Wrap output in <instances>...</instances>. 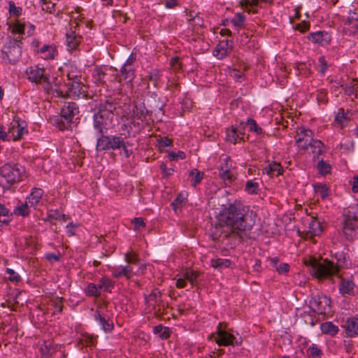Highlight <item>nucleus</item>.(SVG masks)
Here are the masks:
<instances>
[{
	"instance_id": "22",
	"label": "nucleus",
	"mask_w": 358,
	"mask_h": 358,
	"mask_svg": "<svg viewBox=\"0 0 358 358\" xmlns=\"http://www.w3.org/2000/svg\"><path fill=\"white\" fill-rule=\"evenodd\" d=\"M43 190L41 188L32 189L29 196L27 197V202L30 207L35 208L43 199Z\"/></svg>"
},
{
	"instance_id": "59",
	"label": "nucleus",
	"mask_w": 358,
	"mask_h": 358,
	"mask_svg": "<svg viewBox=\"0 0 358 358\" xmlns=\"http://www.w3.org/2000/svg\"><path fill=\"white\" fill-rule=\"evenodd\" d=\"M41 351L44 355H50L55 351V350L51 346L50 343H48L47 342H45L41 346Z\"/></svg>"
},
{
	"instance_id": "42",
	"label": "nucleus",
	"mask_w": 358,
	"mask_h": 358,
	"mask_svg": "<svg viewBox=\"0 0 358 358\" xmlns=\"http://www.w3.org/2000/svg\"><path fill=\"white\" fill-rule=\"evenodd\" d=\"M348 119V113H345L343 108L339 109L338 113L335 117V121L338 122L341 127H344L346 124Z\"/></svg>"
},
{
	"instance_id": "48",
	"label": "nucleus",
	"mask_w": 358,
	"mask_h": 358,
	"mask_svg": "<svg viewBox=\"0 0 358 358\" xmlns=\"http://www.w3.org/2000/svg\"><path fill=\"white\" fill-rule=\"evenodd\" d=\"M189 176L192 177V184L194 187H196L203 179V173L199 171L196 169L192 170L189 173Z\"/></svg>"
},
{
	"instance_id": "15",
	"label": "nucleus",
	"mask_w": 358,
	"mask_h": 358,
	"mask_svg": "<svg viewBox=\"0 0 358 358\" xmlns=\"http://www.w3.org/2000/svg\"><path fill=\"white\" fill-rule=\"evenodd\" d=\"M313 138V133L311 130L301 127L298 129L296 136V145L301 149L306 150L308 148V143L310 138Z\"/></svg>"
},
{
	"instance_id": "58",
	"label": "nucleus",
	"mask_w": 358,
	"mask_h": 358,
	"mask_svg": "<svg viewBox=\"0 0 358 358\" xmlns=\"http://www.w3.org/2000/svg\"><path fill=\"white\" fill-rule=\"evenodd\" d=\"M327 93L325 90H322L317 93V100L319 103H327Z\"/></svg>"
},
{
	"instance_id": "63",
	"label": "nucleus",
	"mask_w": 358,
	"mask_h": 358,
	"mask_svg": "<svg viewBox=\"0 0 358 358\" xmlns=\"http://www.w3.org/2000/svg\"><path fill=\"white\" fill-rule=\"evenodd\" d=\"M295 29L303 33L309 29V24L306 21H302L296 25Z\"/></svg>"
},
{
	"instance_id": "51",
	"label": "nucleus",
	"mask_w": 358,
	"mask_h": 358,
	"mask_svg": "<svg viewBox=\"0 0 358 358\" xmlns=\"http://www.w3.org/2000/svg\"><path fill=\"white\" fill-rule=\"evenodd\" d=\"M245 124L249 127L250 131L255 132L257 134H261L262 133V129L257 125L255 120L251 118L248 119Z\"/></svg>"
},
{
	"instance_id": "20",
	"label": "nucleus",
	"mask_w": 358,
	"mask_h": 358,
	"mask_svg": "<svg viewBox=\"0 0 358 358\" xmlns=\"http://www.w3.org/2000/svg\"><path fill=\"white\" fill-rule=\"evenodd\" d=\"M308 39L315 43L320 44L321 45H325L330 42L331 36L327 32L317 31L310 34Z\"/></svg>"
},
{
	"instance_id": "13",
	"label": "nucleus",
	"mask_w": 358,
	"mask_h": 358,
	"mask_svg": "<svg viewBox=\"0 0 358 358\" xmlns=\"http://www.w3.org/2000/svg\"><path fill=\"white\" fill-rule=\"evenodd\" d=\"M145 300L148 306L157 314H159L161 309L164 307L161 292L158 289H154L149 295H145Z\"/></svg>"
},
{
	"instance_id": "34",
	"label": "nucleus",
	"mask_w": 358,
	"mask_h": 358,
	"mask_svg": "<svg viewBox=\"0 0 358 358\" xmlns=\"http://www.w3.org/2000/svg\"><path fill=\"white\" fill-rule=\"evenodd\" d=\"M231 261L228 259H212L210 261V264L213 267L219 269L220 271L223 268H229L231 266Z\"/></svg>"
},
{
	"instance_id": "2",
	"label": "nucleus",
	"mask_w": 358,
	"mask_h": 358,
	"mask_svg": "<svg viewBox=\"0 0 358 358\" xmlns=\"http://www.w3.org/2000/svg\"><path fill=\"white\" fill-rule=\"evenodd\" d=\"M334 258L336 262L327 259L322 260L310 259L308 264L306 263V264L310 266V272L313 276L318 279H324L337 273L345 265L346 259L343 252H336Z\"/></svg>"
},
{
	"instance_id": "54",
	"label": "nucleus",
	"mask_w": 358,
	"mask_h": 358,
	"mask_svg": "<svg viewBox=\"0 0 358 358\" xmlns=\"http://www.w3.org/2000/svg\"><path fill=\"white\" fill-rule=\"evenodd\" d=\"M317 68L318 71L321 74L324 75L328 68V65L327 64L324 57L322 56L319 57Z\"/></svg>"
},
{
	"instance_id": "6",
	"label": "nucleus",
	"mask_w": 358,
	"mask_h": 358,
	"mask_svg": "<svg viewBox=\"0 0 358 358\" xmlns=\"http://www.w3.org/2000/svg\"><path fill=\"white\" fill-rule=\"evenodd\" d=\"M25 173V169L19 164H6L0 168L1 179L7 183L6 187H10L20 180Z\"/></svg>"
},
{
	"instance_id": "46",
	"label": "nucleus",
	"mask_w": 358,
	"mask_h": 358,
	"mask_svg": "<svg viewBox=\"0 0 358 358\" xmlns=\"http://www.w3.org/2000/svg\"><path fill=\"white\" fill-rule=\"evenodd\" d=\"M235 173L232 169L219 171V177L225 182H231L235 178Z\"/></svg>"
},
{
	"instance_id": "10",
	"label": "nucleus",
	"mask_w": 358,
	"mask_h": 358,
	"mask_svg": "<svg viewBox=\"0 0 358 358\" xmlns=\"http://www.w3.org/2000/svg\"><path fill=\"white\" fill-rule=\"evenodd\" d=\"M79 109L75 102H66L62 108L60 122L58 127L61 130L68 129L74 117L78 115Z\"/></svg>"
},
{
	"instance_id": "52",
	"label": "nucleus",
	"mask_w": 358,
	"mask_h": 358,
	"mask_svg": "<svg viewBox=\"0 0 358 358\" xmlns=\"http://www.w3.org/2000/svg\"><path fill=\"white\" fill-rule=\"evenodd\" d=\"M6 273L8 275V279L12 282L17 283L21 280V276L12 268H6Z\"/></svg>"
},
{
	"instance_id": "56",
	"label": "nucleus",
	"mask_w": 358,
	"mask_h": 358,
	"mask_svg": "<svg viewBox=\"0 0 358 358\" xmlns=\"http://www.w3.org/2000/svg\"><path fill=\"white\" fill-rule=\"evenodd\" d=\"M232 169V162L231 159L229 157H226L223 159V162L220 165V167L219 169L220 171L223 170H230Z\"/></svg>"
},
{
	"instance_id": "28",
	"label": "nucleus",
	"mask_w": 358,
	"mask_h": 358,
	"mask_svg": "<svg viewBox=\"0 0 358 358\" xmlns=\"http://www.w3.org/2000/svg\"><path fill=\"white\" fill-rule=\"evenodd\" d=\"M313 187L315 194L322 200H324L329 197L330 190L327 185L322 183H316Z\"/></svg>"
},
{
	"instance_id": "62",
	"label": "nucleus",
	"mask_w": 358,
	"mask_h": 358,
	"mask_svg": "<svg viewBox=\"0 0 358 358\" xmlns=\"http://www.w3.org/2000/svg\"><path fill=\"white\" fill-rule=\"evenodd\" d=\"M172 144V141L171 139L167 137H163L158 139V145L159 148H166L169 147Z\"/></svg>"
},
{
	"instance_id": "33",
	"label": "nucleus",
	"mask_w": 358,
	"mask_h": 358,
	"mask_svg": "<svg viewBox=\"0 0 358 358\" xmlns=\"http://www.w3.org/2000/svg\"><path fill=\"white\" fill-rule=\"evenodd\" d=\"M186 281H189L192 287L196 285L199 273L191 269H186L181 274Z\"/></svg>"
},
{
	"instance_id": "57",
	"label": "nucleus",
	"mask_w": 358,
	"mask_h": 358,
	"mask_svg": "<svg viewBox=\"0 0 358 358\" xmlns=\"http://www.w3.org/2000/svg\"><path fill=\"white\" fill-rule=\"evenodd\" d=\"M125 261L128 264H136L138 262V256L133 253L132 252H129L125 254Z\"/></svg>"
},
{
	"instance_id": "41",
	"label": "nucleus",
	"mask_w": 358,
	"mask_h": 358,
	"mask_svg": "<svg viewBox=\"0 0 358 358\" xmlns=\"http://www.w3.org/2000/svg\"><path fill=\"white\" fill-rule=\"evenodd\" d=\"M317 170L321 175H327L331 171V166L329 163L323 159L319 160L317 165Z\"/></svg>"
},
{
	"instance_id": "55",
	"label": "nucleus",
	"mask_w": 358,
	"mask_h": 358,
	"mask_svg": "<svg viewBox=\"0 0 358 358\" xmlns=\"http://www.w3.org/2000/svg\"><path fill=\"white\" fill-rule=\"evenodd\" d=\"M185 157L186 155L182 151H178V152H171L168 154V158L170 161H175L178 159H183Z\"/></svg>"
},
{
	"instance_id": "38",
	"label": "nucleus",
	"mask_w": 358,
	"mask_h": 358,
	"mask_svg": "<svg viewBox=\"0 0 358 358\" xmlns=\"http://www.w3.org/2000/svg\"><path fill=\"white\" fill-rule=\"evenodd\" d=\"M345 29L349 31L350 34H355L358 33V22L353 17L348 18L345 22Z\"/></svg>"
},
{
	"instance_id": "44",
	"label": "nucleus",
	"mask_w": 358,
	"mask_h": 358,
	"mask_svg": "<svg viewBox=\"0 0 358 358\" xmlns=\"http://www.w3.org/2000/svg\"><path fill=\"white\" fill-rule=\"evenodd\" d=\"M259 186V182L249 180L246 182L245 191L250 194H257Z\"/></svg>"
},
{
	"instance_id": "35",
	"label": "nucleus",
	"mask_w": 358,
	"mask_h": 358,
	"mask_svg": "<svg viewBox=\"0 0 358 358\" xmlns=\"http://www.w3.org/2000/svg\"><path fill=\"white\" fill-rule=\"evenodd\" d=\"M320 329L323 334H329L330 336H334L338 331V327L331 322L322 323Z\"/></svg>"
},
{
	"instance_id": "9",
	"label": "nucleus",
	"mask_w": 358,
	"mask_h": 358,
	"mask_svg": "<svg viewBox=\"0 0 358 358\" xmlns=\"http://www.w3.org/2000/svg\"><path fill=\"white\" fill-rule=\"evenodd\" d=\"M222 324L219 323L214 335L215 341L219 346H235L241 344V338H238L234 335L231 330H227L222 328Z\"/></svg>"
},
{
	"instance_id": "21",
	"label": "nucleus",
	"mask_w": 358,
	"mask_h": 358,
	"mask_svg": "<svg viewBox=\"0 0 358 358\" xmlns=\"http://www.w3.org/2000/svg\"><path fill=\"white\" fill-rule=\"evenodd\" d=\"M37 53L44 59H52L55 57L57 49L54 45L45 44L37 50Z\"/></svg>"
},
{
	"instance_id": "4",
	"label": "nucleus",
	"mask_w": 358,
	"mask_h": 358,
	"mask_svg": "<svg viewBox=\"0 0 358 358\" xmlns=\"http://www.w3.org/2000/svg\"><path fill=\"white\" fill-rule=\"evenodd\" d=\"M45 71L44 68H41L38 66H31L27 69L26 74L28 80L31 82L36 84H43L48 93L55 91L58 95L63 96L64 92L58 85V83H55V85L57 88L54 89L49 80V78H48L45 73Z\"/></svg>"
},
{
	"instance_id": "16",
	"label": "nucleus",
	"mask_w": 358,
	"mask_h": 358,
	"mask_svg": "<svg viewBox=\"0 0 358 358\" xmlns=\"http://www.w3.org/2000/svg\"><path fill=\"white\" fill-rule=\"evenodd\" d=\"M232 42L224 40L220 42L213 50V55L219 59H222L232 51Z\"/></svg>"
},
{
	"instance_id": "3",
	"label": "nucleus",
	"mask_w": 358,
	"mask_h": 358,
	"mask_svg": "<svg viewBox=\"0 0 358 358\" xmlns=\"http://www.w3.org/2000/svg\"><path fill=\"white\" fill-rule=\"evenodd\" d=\"M115 109V104L109 101L101 103L94 108L93 128L98 134L107 133L108 130L114 127Z\"/></svg>"
},
{
	"instance_id": "8",
	"label": "nucleus",
	"mask_w": 358,
	"mask_h": 358,
	"mask_svg": "<svg viewBox=\"0 0 358 358\" xmlns=\"http://www.w3.org/2000/svg\"><path fill=\"white\" fill-rule=\"evenodd\" d=\"M106 133L99 134L96 139V149L97 151L115 150L123 146V138L116 135H106Z\"/></svg>"
},
{
	"instance_id": "49",
	"label": "nucleus",
	"mask_w": 358,
	"mask_h": 358,
	"mask_svg": "<svg viewBox=\"0 0 358 358\" xmlns=\"http://www.w3.org/2000/svg\"><path fill=\"white\" fill-rule=\"evenodd\" d=\"M99 291L103 289L105 291H107L109 287H113V283L111 280H110L108 277L103 276L99 280V284L97 285Z\"/></svg>"
},
{
	"instance_id": "18",
	"label": "nucleus",
	"mask_w": 358,
	"mask_h": 358,
	"mask_svg": "<svg viewBox=\"0 0 358 358\" xmlns=\"http://www.w3.org/2000/svg\"><path fill=\"white\" fill-rule=\"evenodd\" d=\"M35 27L30 23H22L20 21H17L12 27V31L15 34H24L30 36L34 34Z\"/></svg>"
},
{
	"instance_id": "40",
	"label": "nucleus",
	"mask_w": 358,
	"mask_h": 358,
	"mask_svg": "<svg viewBox=\"0 0 358 358\" xmlns=\"http://www.w3.org/2000/svg\"><path fill=\"white\" fill-rule=\"evenodd\" d=\"M226 139L234 144H236L242 137H239V134L236 128L228 129L227 130Z\"/></svg>"
},
{
	"instance_id": "60",
	"label": "nucleus",
	"mask_w": 358,
	"mask_h": 358,
	"mask_svg": "<svg viewBox=\"0 0 358 358\" xmlns=\"http://www.w3.org/2000/svg\"><path fill=\"white\" fill-rule=\"evenodd\" d=\"M308 352L313 357L320 356L322 355L321 350L318 348L316 344H312L308 348Z\"/></svg>"
},
{
	"instance_id": "23",
	"label": "nucleus",
	"mask_w": 358,
	"mask_h": 358,
	"mask_svg": "<svg viewBox=\"0 0 358 358\" xmlns=\"http://www.w3.org/2000/svg\"><path fill=\"white\" fill-rule=\"evenodd\" d=\"M331 300L326 296H319L317 300L315 301V310L318 313H326L330 308Z\"/></svg>"
},
{
	"instance_id": "12",
	"label": "nucleus",
	"mask_w": 358,
	"mask_h": 358,
	"mask_svg": "<svg viewBox=\"0 0 358 358\" xmlns=\"http://www.w3.org/2000/svg\"><path fill=\"white\" fill-rule=\"evenodd\" d=\"M28 132L27 124L24 121L18 119H14L8 127V135L10 140L18 141L21 139L24 134Z\"/></svg>"
},
{
	"instance_id": "32",
	"label": "nucleus",
	"mask_w": 358,
	"mask_h": 358,
	"mask_svg": "<svg viewBox=\"0 0 358 358\" xmlns=\"http://www.w3.org/2000/svg\"><path fill=\"white\" fill-rule=\"evenodd\" d=\"M95 320L99 322V324L101 326L103 330L106 332L110 331L113 329V325L112 323L109 322V320H106L100 313L99 311H96L94 315Z\"/></svg>"
},
{
	"instance_id": "1",
	"label": "nucleus",
	"mask_w": 358,
	"mask_h": 358,
	"mask_svg": "<svg viewBox=\"0 0 358 358\" xmlns=\"http://www.w3.org/2000/svg\"><path fill=\"white\" fill-rule=\"evenodd\" d=\"M255 213L239 201L229 203L217 216V223L211 230L214 241L233 248L241 242L243 234L252 229Z\"/></svg>"
},
{
	"instance_id": "27",
	"label": "nucleus",
	"mask_w": 358,
	"mask_h": 358,
	"mask_svg": "<svg viewBox=\"0 0 358 358\" xmlns=\"http://www.w3.org/2000/svg\"><path fill=\"white\" fill-rule=\"evenodd\" d=\"M66 45L69 50L76 49L80 42V36L76 34L74 31L66 33Z\"/></svg>"
},
{
	"instance_id": "36",
	"label": "nucleus",
	"mask_w": 358,
	"mask_h": 358,
	"mask_svg": "<svg viewBox=\"0 0 358 358\" xmlns=\"http://www.w3.org/2000/svg\"><path fill=\"white\" fill-rule=\"evenodd\" d=\"M13 214L3 204L0 203V223L8 224L12 220Z\"/></svg>"
},
{
	"instance_id": "25",
	"label": "nucleus",
	"mask_w": 358,
	"mask_h": 358,
	"mask_svg": "<svg viewBox=\"0 0 358 358\" xmlns=\"http://www.w3.org/2000/svg\"><path fill=\"white\" fill-rule=\"evenodd\" d=\"M132 268L130 266H119L113 268V275L115 278H120L124 276L127 278H131Z\"/></svg>"
},
{
	"instance_id": "53",
	"label": "nucleus",
	"mask_w": 358,
	"mask_h": 358,
	"mask_svg": "<svg viewBox=\"0 0 358 358\" xmlns=\"http://www.w3.org/2000/svg\"><path fill=\"white\" fill-rule=\"evenodd\" d=\"M61 217H64V214L61 213L58 210H49L48 212V220H60Z\"/></svg>"
},
{
	"instance_id": "24",
	"label": "nucleus",
	"mask_w": 358,
	"mask_h": 358,
	"mask_svg": "<svg viewBox=\"0 0 358 358\" xmlns=\"http://www.w3.org/2000/svg\"><path fill=\"white\" fill-rule=\"evenodd\" d=\"M282 171L283 169L281 165L275 162L269 163L263 169L264 173H266L267 175L272 177L274 176H278L282 174Z\"/></svg>"
},
{
	"instance_id": "47",
	"label": "nucleus",
	"mask_w": 358,
	"mask_h": 358,
	"mask_svg": "<svg viewBox=\"0 0 358 358\" xmlns=\"http://www.w3.org/2000/svg\"><path fill=\"white\" fill-rule=\"evenodd\" d=\"M186 197L182 194H180L177 198L172 202L171 206L175 211V213H178V210H180L182 206L185 203Z\"/></svg>"
},
{
	"instance_id": "14",
	"label": "nucleus",
	"mask_w": 358,
	"mask_h": 358,
	"mask_svg": "<svg viewBox=\"0 0 358 358\" xmlns=\"http://www.w3.org/2000/svg\"><path fill=\"white\" fill-rule=\"evenodd\" d=\"M67 85L66 94L68 96L76 99L86 96L87 87L80 81H70L67 83Z\"/></svg>"
},
{
	"instance_id": "64",
	"label": "nucleus",
	"mask_w": 358,
	"mask_h": 358,
	"mask_svg": "<svg viewBox=\"0 0 358 358\" xmlns=\"http://www.w3.org/2000/svg\"><path fill=\"white\" fill-rule=\"evenodd\" d=\"M289 266L288 264L286 263H282L278 265V266H276V271L280 274H283L287 273L289 271Z\"/></svg>"
},
{
	"instance_id": "43",
	"label": "nucleus",
	"mask_w": 358,
	"mask_h": 358,
	"mask_svg": "<svg viewBox=\"0 0 358 358\" xmlns=\"http://www.w3.org/2000/svg\"><path fill=\"white\" fill-rule=\"evenodd\" d=\"M22 8L17 6L14 1H8V13L10 16L18 17L22 15Z\"/></svg>"
},
{
	"instance_id": "61",
	"label": "nucleus",
	"mask_w": 358,
	"mask_h": 358,
	"mask_svg": "<svg viewBox=\"0 0 358 358\" xmlns=\"http://www.w3.org/2000/svg\"><path fill=\"white\" fill-rule=\"evenodd\" d=\"M132 222L134 223V229L138 230L141 227H144L145 224L141 217H136L133 220Z\"/></svg>"
},
{
	"instance_id": "11",
	"label": "nucleus",
	"mask_w": 358,
	"mask_h": 358,
	"mask_svg": "<svg viewBox=\"0 0 358 358\" xmlns=\"http://www.w3.org/2000/svg\"><path fill=\"white\" fill-rule=\"evenodd\" d=\"M303 224L305 228L303 233H304L306 238H312L320 236L322 232V222L313 216L306 217L303 221Z\"/></svg>"
},
{
	"instance_id": "29",
	"label": "nucleus",
	"mask_w": 358,
	"mask_h": 358,
	"mask_svg": "<svg viewBox=\"0 0 358 358\" xmlns=\"http://www.w3.org/2000/svg\"><path fill=\"white\" fill-rule=\"evenodd\" d=\"M106 73L101 67H96L93 70L92 77L94 83L99 85L105 83Z\"/></svg>"
},
{
	"instance_id": "5",
	"label": "nucleus",
	"mask_w": 358,
	"mask_h": 358,
	"mask_svg": "<svg viewBox=\"0 0 358 358\" xmlns=\"http://www.w3.org/2000/svg\"><path fill=\"white\" fill-rule=\"evenodd\" d=\"M22 43L20 36L6 42L1 49V59L5 63L15 64L22 55Z\"/></svg>"
},
{
	"instance_id": "45",
	"label": "nucleus",
	"mask_w": 358,
	"mask_h": 358,
	"mask_svg": "<svg viewBox=\"0 0 358 358\" xmlns=\"http://www.w3.org/2000/svg\"><path fill=\"white\" fill-rule=\"evenodd\" d=\"M85 294L88 296L98 297L101 295V292L99 291L97 285L91 282L88 284L85 289Z\"/></svg>"
},
{
	"instance_id": "31",
	"label": "nucleus",
	"mask_w": 358,
	"mask_h": 358,
	"mask_svg": "<svg viewBox=\"0 0 358 358\" xmlns=\"http://www.w3.org/2000/svg\"><path fill=\"white\" fill-rule=\"evenodd\" d=\"M148 113V111L143 103L138 104L136 105L135 106V108L134 109L133 116L138 120H141V122H143L144 118L146 117Z\"/></svg>"
},
{
	"instance_id": "30",
	"label": "nucleus",
	"mask_w": 358,
	"mask_h": 358,
	"mask_svg": "<svg viewBox=\"0 0 358 358\" xmlns=\"http://www.w3.org/2000/svg\"><path fill=\"white\" fill-rule=\"evenodd\" d=\"M134 78V67L123 65L120 69V81L123 80H129L131 81Z\"/></svg>"
},
{
	"instance_id": "17",
	"label": "nucleus",
	"mask_w": 358,
	"mask_h": 358,
	"mask_svg": "<svg viewBox=\"0 0 358 358\" xmlns=\"http://www.w3.org/2000/svg\"><path fill=\"white\" fill-rule=\"evenodd\" d=\"M308 141V148H311V152L313 155L314 159H319V157L325 152V145L320 140L310 138Z\"/></svg>"
},
{
	"instance_id": "26",
	"label": "nucleus",
	"mask_w": 358,
	"mask_h": 358,
	"mask_svg": "<svg viewBox=\"0 0 358 358\" xmlns=\"http://www.w3.org/2000/svg\"><path fill=\"white\" fill-rule=\"evenodd\" d=\"M345 328L349 336L358 335V319L351 318L346 321Z\"/></svg>"
},
{
	"instance_id": "7",
	"label": "nucleus",
	"mask_w": 358,
	"mask_h": 358,
	"mask_svg": "<svg viewBox=\"0 0 358 358\" xmlns=\"http://www.w3.org/2000/svg\"><path fill=\"white\" fill-rule=\"evenodd\" d=\"M358 227V203L349 206L344 213L343 231L348 239L355 236V230Z\"/></svg>"
},
{
	"instance_id": "39",
	"label": "nucleus",
	"mask_w": 358,
	"mask_h": 358,
	"mask_svg": "<svg viewBox=\"0 0 358 358\" xmlns=\"http://www.w3.org/2000/svg\"><path fill=\"white\" fill-rule=\"evenodd\" d=\"M245 21V17L241 13H236L231 20L232 24L237 30H239L244 27Z\"/></svg>"
},
{
	"instance_id": "37",
	"label": "nucleus",
	"mask_w": 358,
	"mask_h": 358,
	"mask_svg": "<svg viewBox=\"0 0 358 358\" xmlns=\"http://www.w3.org/2000/svg\"><path fill=\"white\" fill-rule=\"evenodd\" d=\"M83 346H93L96 343V338L87 333L82 334L79 338Z\"/></svg>"
},
{
	"instance_id": "50",
	"label": "nucleus",
	"mask_w": 358,
	"mask_h": 358,
	"mask_svg": "<svg viewBox=\"0 0 358 358\" xmlns=\"http://www.w3.org/2000/svg\"><path fill=\"white\" fill-rule=\"evenodd\" d=\"M29 206H30L29 203L27 202V200L26 199L24 203H22V205L16 207L15 209V213L16 215L25 217L29 214Z\"/></svg>"
},
{
	"instance_id": "19",
	"label": "nucleus",
	"mask_w": 358,
	"mask_h": 358,
	"mask_svg": "<svg viewBox=\"0 0 358 358\" xmlns=\"http://www.w3.org/2000/svg\"><path fill=\"white\" fill-rule=\"evenodd\" d=\"M341 280L339 292L343 296L351 295L354 293L355 283L350 278L339 276Z\"/></svg>"
}]
</instances>
